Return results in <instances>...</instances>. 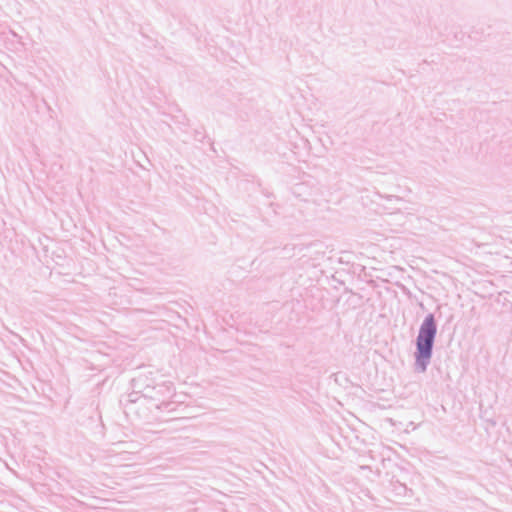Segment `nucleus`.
<instances>
[{
    "label": "nucleus",
    "mask_w": 512,
    "mask_h": 512,
    "mask_svg": "<svg viewBox=\"0 0 512 512\" xmlns=\"http://www.w3.org/2000/svg\"><path fill=\"white\" fill-rule=\"evenodd\" d=\"M436 334L434 318L429 315L423 322L417 338L418 359L427 360L431 355L432 343Z\"/></svg>",
    "instance_id": "nucleus-1"
}]
</instances>
